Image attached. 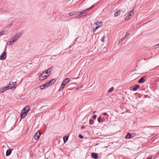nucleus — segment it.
Segmentation results:
<instances>
[{
    "label": "nucleus",
    "mask_w": 159,
    "mask_h": 159,
    "mask_svg": "<svg viewBox=\"0 0 159 159\" xmlns=\"http://www.w3.org/2000/svg\"><path fill=\"white\" fill-rule=\"evenodd\" d=\"M20 35L21 34L19 33H18L16 34L11 39V41L12 42V43H14L20 37Z\"/></svg>",
    "instance_id": "3"
},
{
    "label": "nucleus",
    "mask_w": 159,
    "mask_h": 159,
    "mask_svg": "<svg viewBox=\"0 0 159 159\" xmlns=\"http://www.w3.org/2000/svg\"><path fill=\"white\" fill-rule=\"evenodd\" d=\"M48 83L47 84V83H46V84H45L43 85L40 86V89H44V88H45V87L47 88V87H49V86L48 85Z\"/></svg>",
    "instance_id": "17"
},
{
    "label": "nucleus",
    "mask_w": 159,
    "mask_h": 159,
    "mask_svg": "<svg viewBox=\"0 0 159 159\" xmlns=\"http://www.w3.org/2000/svg\"><path fill=\"white\" fill-rule=\"evenodd\" d=\"M101 26H102L101 25H98L97 26H96V27L95 28L94 27L93 28V30H92V31L93 32V33H94L97 29H98L99 27H101Z\"/></svg>",
    "instance_id": "19"
},
{
    "label": "nucleus",
    "mask_w": 159,
    "mask_h": 159,
    "mask_svg": "<svg viewBox=\"0 0 159 159\" xmlns=\"http://www.w3.org/2000/svg\"><path fill=\"white\" fill-rule=\"evenodd\" d=\"M48 76V75H45L43 73H42L39 76V80H43L46 79Z\"/></svg>",
    "instance_id": "5"
},
{
    "label": "nucleus",
    "mask_w": 159,
    "mask_h": 159,
    "mask_svg": "<svg viewBox=\"0 0 159 159\" xmlns=\"http://www.w3.org/2000/svg\"><path fill=\"white\" fill-rule=\"evenodd\" d=\"M56 81V80L55 79H53L49 82L47 83V84L48 83V86L49 87L52 84H54Z\"/></svg>",
    "instance_id": "9"
},
{
    "label": "nucleus",
    "mask_w": 159,
    "mask_h": 159,
    "mask_svg": "<svg viewBox=\"0 0 159 159\" xmlns=\"http://www.w3.org/2000/svg\"><path fill=\"white\" fill-rule=\"evenodd\" d=\"M92 157L95 159H97L98 158V155L96 153H92L91 154Z\"/></svg>",
    "instance_id": "16"
},
{
    "label": "nucleus",
    "mask_w": 159,
    "mask_h": 159,
    "mask_svg": "<svg viewBox=\"0 0 159 159\" xmlns=\"http://www.w3.org/2000/svg\"><path fill=\"white\" fill-rule=\"evenodd\" d=\"M27 114L26 112H25V111H23V110H22L21 112V114L20 115V116L21 118H23L25 117L27 115Z\"/></svg>",
    "instance_id": "11"
},
{
    "label": "nucleus",
    "mask_w": 159,
    "mask_h": 159,
    "mask_svg": "<svg viewBox=\"0 0 159 159\" xmlns=\"http://www.w3.org/2000/svg\"><path fill=\"white\" fill-rule=\"evenodd\" d=\"M125 38H124V37L123 38H122V39H121L120 40L121 41H123L124 39Z\"/></svg>",
    "instance_id": "40"
},
{
    "label": "nucleus",
    "mask_w": 159,
    "mask_h": 159,
    "mask_svg": "<svg viewBox=\"0 0 159 159\" xmlns=\"http://www.w3.org/2000/svg\"><path fill=\"white\" fill-rule=\"evenodd\" d=\"M103 115L105 116H107V114L106 112H104L103 113Z\"/></svg>",
    "instance_id": "39"
},
{
    "label": "nucleus",
    "mask_w": 159,
    "mask_h": 159,
    "mask_svg": "<svg viewBox=\"0 0 159 159\" xmlns=\"http://www.w3.org/2000/svg\"><path fill=\"white\" fill-rule=\"evenodd\" d=\"M155 47L156 48H159V43L156 45Z\"/></svg>",
    "instance_id": "38"
},
{
    "label": "nucleus",
    "mask_w": 159,
    "mask_h": 159,
    "mask_svg": "<svg viewBox=\"0 0 159 159\" xmlns=\"http://www.w3.org/2000/svg\"><path fill=\"white\" fill-rule=\"evenodd\" d=\"M30 108L29 106H26L24 107L22 110L23 111H25V112H26V113H28L29 111L30 110Z\"/></svg>",
    "instance_id": "15"
},
{
    "label": "nucleus",
    "mask_w": 159,
    "mask_h": 159,
    "mask_svg": "<svg viewBox=\"0 0 159 159\" xmlns=\"http://www.w3.org/2000/svg\"><path fill=\"white\" fill-rule=\"evenodd\" d=\"M6 50L7 49L5 48L4 51L3 52L0 56V60H4L6 59L7 57V53L6 52Z\"/></svg>",
    "instance_id": "2"
},
{
    "label": "nucleus",
    "mask_w": 159,
    "mask_h": 159,
    "mask_svg": "<svg viewBox=\"0 0 159 159\" xmlns=\"http://www.w3.org/2000/svg\"><path fill=\"white\" fill-rule=\"evenodd\" d=\"M12 26V24H10L9 25H8L7 27V28L8 29L10 28Z\"/></svg>",
    "instance_id": "32"
},
{
    "label": "nucleus",
    "mask_w": 159,
    "mask_h": 159,
    "mask_svg": "<svg viewBox=\"0 0 159 159\" xmlns=\"http://www.w3.org/2000/svg\"><path fill=\"white\" fill-rule=\"evenodd\" d=\"M146 79V77L145 76H143L142 77L140 80L138 81L139 83H144Z\"/></svg>",
    "instance_id": "12"
},
{
    "label": "nucleus",
    "mask_w": 159,
    "mask_h": 159,
    "mask_svg": "<svg viewBox=\"0 0 159 159\" xmlns=\"http://www.w3.org/2000/svg\"><path fill=\"white\" fill-rule=\"evenodd\" d=\"M13 43H12V42L11 41H11H10L8 42L7 43V45L10 46L12 44H13Z\"/></svg>",
    "instance_id": "27"
},
{
    "label": "nucleus",
    "mask_w": 159,
    "mask_h": 159,
    "mask_svg": "<svg viewBox=\"0 0 159 159\" xmlns=\"http://www.w3.org/2000/svg\"><path fill=\"white\" fill-rule=\"evenodd\" d=\"M82 87H83V85H81L80 87H78L76 88V89L78 90V89H81V88H82Z\"/></svg>",
    "instance_id": "35"
},
{
    "label": "nucleus",
    "mask_w": 159,
    "mask_h": 159,
    "mask_svg": "<svg viewBox=\"0 0 159 159\" xmlns=\"http://www.w3.org/2000/svg\"><path fill=\"white\" fill-rule=\"evenodd\" d=\"M11 149H8L6 151V156H9L11 154Z\"/></svg>",
    "instance_id": "18"
},
{
    "label": "nucleus",
    "mask_w": 159,
    "mask_h": 159,
    "mask_svg": "<svg viewBox=\"0 0 159 159\" xmlns=\"http://www.w3.org/2000/svg\"><path fill=\"white\" fill-rule=\"evenodd\" d=\"M94 124L93 120H89V124L92 125Z\"/></svg>",
    "instance_id": "28"
},
{
    "label": "nucleus",
    "mask_w": 159,
    "mask_h": 159,
    "mask_svg": "<svg viewBox=\"0 0 159 159\" xmlns=\"http://www.w3.org/2000/svg\"><path fill=\"white\" fill-rule=\"evenodd\" d=\"M8 86H6L2 88H0V93H2L7 90L9 89H8Z\"/></svg>",
    "instance_id": "10"
},
{
    "label": "nucleus",
    "mask_w": 159,
    "mask_h": 159,
    "mask_svg": "<svg viewBox=\"0 0 159 159\" xmlns=\"http://www.w3.org/2000/svg\"><path fill=\"white\" fill-rule=\"evenodd\" d=\"M41 135V133L39 131H37L34 136V138L35 140L39 139Z\"/></svg>",
    "instance_id": "6"
},
{
    "label": "nucleus",
    "mask_w": 159,
    "mask_h": 159,
    "mask_svg": "<svg viewBox=\"0 0 159 159\" xmlns=\"http://www.w3.org/2000/svg\"><path fill=\"white\" fill-rule=\"evenodd\" d=\"M70 80V79L69 78H66V79H65V80H64L61 84V85H60V88L59 89V91L60 90V89H63L64 87V86H65V85L67 84V83L69 82Z\"/></svg>",
    "instance_id": "1"
},
{
    "label": "nucleus",
    "mask_w": 159,
    "mask_h": 159,
    "mask_svg": "<svg viewBox=\"0 0 159 159\" xmlns=\"http://www.w3.org/2000/svg\"><path fill=\"white\" fill-rule=\"evenodd\" d=\"M140 87V86L138 84H135L132 87H131V88H132V90L135 91L137 90Z\"/></svg>",
    "instance_id": "8"
},
{
    "label": "nucleus",
    "mask_w": 159,
    "mask_h": 159,
    "mask_svg": "<svg viewBox=\"0 0 159 159\" xmlns=\"http://www.w3.org/2000/svg\"><path fill=\"white\" fill-rule=\"evenodd\" d=\"M129 34V32H127L126 33V34L125 35V36L124 37V38H126L128 36Z\"/></svg>",
    "instance_id": "29"
},
{
    "label": "nucleus",
    "mask_w": 159,
    "mask_h": 159,
    "mask_svg": "<svg viewBox=\"0 0 159 159\" xmlns=\"http://www.w3.org/2000/svg\"><path fill=\"white\" fill-rule=\"evenodd\" d=\"M157 154L159 155V151L157 152Z\"/></svg>",
    "instance_id": "43"
},
{
    "label": "nucleus",
    "mask_w": 159,
    "mask_h": 159,
    "mask_svg": "<svg viewBox=\"0 0 159 159\" xmlns=\"http://www.w3.org/2000/svg\"><path fill=\"white\" fill-rule=\"evenodd\" d=\"M68 136H66L63 138L64 143H66L68 139Z\"/></svg>",
    "instance_id": "23"
},
{
    "label": "nucleus",
    "mask_w": 159,
    "mask_h": 159,
    "mask_svg": "<svg viewBox=\"0 0 159 159\" xmlns=\"http://www.w3.org/2000/svg\"><path fill=\"white\" fill-rule=\"evenodd\" d=\"M6 30L4 31V30H2L1 32H0V35H2L4 34H5V32H6Z\"/></svg>",
    "instance_id": "26"
},
{
    "label": "nucleus",
    "mask_w": 159,
    "mask_h": 159,
    "mask_svg": "<svg viewBox=\"0 0 159 159\" xmlns=\"http://www.w3.org/2000/svg\"><path fill=\"white\" fill-rule=\"evenodd\" d=\"M131 135L130 134L128 133L125 137V139H129L131 137Z\"/></svg>",
    "instance_id": "21"
},
{
    "label": "nucleus",
    "mask_w": 159,
    "mask_h": 159,
    "mask_svg": "<svg viewBox=\"0 0 159 159\" xmlns=\"http://www.w3.org/2000/svg\"><path fill=\"white\" fill-rule=\"evenodd\" d=\"M94 25H102V23L101 22H98L97 21L96 23L94 24Z\"/></svg>",
    "instance_id": "25"
},
{
    "label": "nucleus",
    "mask_w": 159,
    "mask_h": 159,
    "mask_svg": "<svg viewBox=\"0 0 159 159\" xmlns=\"http://www.w3.org/2000/svg\"><path fill=\"white\" fill-rule=\"evenodd\" d=\"M85 128V127L84 126H81V128L82 129H84Z\"/></svg>",
    "instance_id": "41"
},
{
    "label": "nucleus",
    "mask_w": 159,
    "mask_h": 159,
    "mask_svg": "<svg viewBox=\"0 0 159 159\" xmlns=\"http://www.w3.org/2000/svg\"><path fill=\"white\" fill-rule=\"evenodd\" d=\"M113 89H114V88L113 87H112L108 90V92L109 93L111 92L112 91Z\"/></svg>",
    "instance_id": "30"
},
{
    "label": "nucleus",
    "mask_w": 159,
    "mask_h": 159,
    "mask_svg": "<svg viewBox=\"0 0 159 159\" xmlns=\"http://www.w3.org/2000/svg\"><path fill=\"white\" fill-rule=\"evenodd\" d=\"M97 120L99 123H101L103 122V120L102 119L100 116L98 117Z\"/></svg>",
    "instance_id": "22"
},
{
    "label": "nucleus",
    "mask_w": 159,
    "mask_h": 159,
    "mask_svg": "<svg viewBox=\"0 0 159 159\" xmlns=\"http://www.w3.org/2000/svg\"><path fill=\"white\" fill-rule=\"evenodd\" d=\"M94 7V6L93 5L91 6L90 7L86 9V10L89 11V10L93 8Z\"/></svg>",
    "instance_id": "31"
},
{
    "label": "nucleus",
    "mask_w": 159,
    "mask_h": 159,
    "mask_svg": "<svg viewBox=\"0 0 159 159\" xmlns=\"http://www.w3.org/2000/svg\"><path fill=\"white\" fill-rule=\"evenodd\" d=\"M96 112V111H94L93 112V113H95Z\"/></svg>",
    "instance_id": "42"
},
{
    "label": "nucleus",
    "mask_w": 159,
    "mask_h": 159,
    "mask_svg": "<svg viewBox=\"0 0 159 159\" xmlns=\"http://www.w3.org/2000/svg\"><path fill=\"white\" fill-rule=\"evenodd\" d=\"M16 84V82H10L8 86H8V89H12L13 88H14V89H15L16 88V87H15V85Z\"/></svg>",
    "instance_id": "4"
},
{
    "label": "nucleus",
    "mask_w": 159,
    "mask_h": 159,
    "mask_svg": "<svg viewBox=\"0 0 159 159\" xmlns=\"http://www.w3.org/2000/svg\"><path fill=\"white\" fill-rule=\"evenodd\" d=\"M50 69H51V68L48 69L44 71L43 72H42V73H43L44 75H45V74H47V75L48 74V76L50 75V74L51 72V71L50 70Z\"/></svg>",
    "instance_id": "13"
},
{
    "label": "nucleus",
    "mask_w": 159,
    "mask_h": 159,
    "mask_svg": "<svg viewBox=\"0 0 159 159\" xmlns=\"http://www.w3.org/2000/svg\"><path fill=\"white\" fill-rule=\"evenodd\" d=\"M78 12L77 11H75L70 12L69 13V15L70 16H72L73 15L75 14L76 13H77Z\"/></svg>",
    "instance_id": "24"
},
{
    "label": "nucleus",
    "mask_w": 159,
    "mask_h": 159,
    "mask_svg": "<svg viewBox=\"0 0 159 159\" xmlns=\"http://www.w3.org/2000/svg\"><path fill=\"white\" fill-rule=\"evenodd\" d=\"M86 11H88L87 10H86V9H85V10L83 11L80 12V14L78 16H76L75 17L76 18H79V17H80L83 16V14H84V13Z\"/></svg>",
    "instance_id": "14"
},
{
    "label": "nucleus",
    "mask_w": 159,
    "mask_h": 159,
    "mask_svg": "<svg viewBox=\"0 0 159 159\" xmlns=\"http://www.w3.org/2000/svg\"><path fill=\"white\" fill-rule=\"evenodd\" d=\"M96 117H97V116H96V115H93L92 116V117L94 119H96Z\"/></svg>",
    "instance_id": "36"
},
{
    "label": "nucleus",
    "mask_w": 159,
    "mask_h": 159,
    "mask_svg": "<svg viewBox=\"0 0 159 159\" xmlns=\"http://www.w3.org/2000/svg\"><path fill=\"white\" fill-rule=\"evenodd\" d=\"M120 10H117L115 12L114 16L116 17H117L120 14Z\"/></svg>",
    "instance_id": "20"
},
{
    "label": "nucleus",
    "mask_w": 159,
    "mask_h": 159,
    "mask_svg": "<svg viewBox=\"0 0 159 159\" xmlns=\"http://www.w3.org/2000/svg\"><path fill=\"white\" fill-rule=\"evenodd\" d=\"M105 38V36H104L102 37L101 39V41L102 42H103L104 41Z\"/></svg>",
    "instance_id": "34"
},
{
    "label": "nucleus",
    "mask_w": 159,
    "mask_h": 159,
    "mask_svg": "<svg viewBox=\"0 0 159 159\" xmlns=\"http://www.w3.org/2000/svg\"><path fill=\"white\" fill-rule=\"evenodd\" d=\"M152 157V156L151 155H149L148 157L147 158V159H151Z\"/></svg>",
    "instance_id": "37"
},
{
    "label": "nucleus",
    "mask_w": 159,
    "mask_h": 159,
    "mask_svg": "<svg viewBox=\"0 0 159 159\" xmlns=\"http://www.w3.org/2000/svg\"><path fill=\"white\" fill-rule=\"evenodd\" d=\"M134 14V11L133 10H131L130 11L128 14L127 15V16L125 18V20H128L129 19L130 17H129L130 16H132V15H133Z\"/></svg>",
    "instance_id": "7"
},
{
    "label": "nucleus",
    "mask_w": 159,
    "mask_h": 159,
    "mask_svg": "<svg viewBox=\"0 0 159 159\" xmlns=\"http://www.w3.org/2000/svg\"><path fill=\"white\" fill-rule=\"evenodd\" d=\"M78 137L81 139H83V136L81 134H79V135Z\"/></svg>",
    "instance_id": "33"
}]
</instances>
